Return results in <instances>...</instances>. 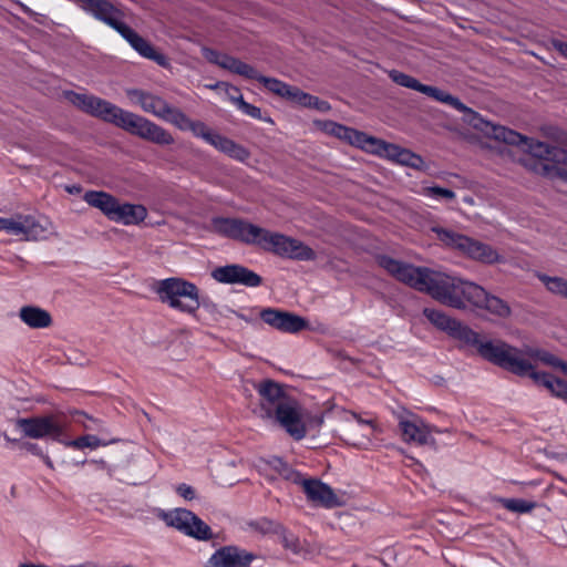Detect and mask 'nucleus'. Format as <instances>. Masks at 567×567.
<instances>
[{
    "instance_id": "nucleus-1",
    "label": "nucleus",
    "mask_w": 567,
    "mask_h": 567,
    "mask_svg": "<svg viewBox=\"0 0 567 567\" xmlns=\"http://www.w3.org/2000/svg\"><path fill=\"white\" fill-rule=\"evenodd\" d=\"M378 261L383 269L398 280L419 291L429 293L433 299L445 306L464 309L470 305L499 318H506L511 313V308L504 300L489 295L475 282L429 268L403 264L388 256L379 257Z\"/></svg>"
},
{
    "instance_id": "nucleus-2",
    "label": "nucleus",
    "mask_w": 567,
    "mask_h": 567,
    "mask_svg": "<svg viewBox=\"0 0 567 567\" xmlns=\"http://www.w3.org/2000/svg\"><path fill=\"white\" fill-rule=\"evenodd\" d=\"M126 94L144 112L174 125L181 131L192 132L194 136L204 140L233 159L241 163L248 161L250 153L246 147L209 128L204 122L189 118L182 110L171 105L163 97L138 89H128Z\"/></svg>"
},
{
    "instance_id": "nucleus-3",
    "label": "nucleus",
    "mask_w": 567,
    "mask_h": 567,
    "mask_svg": "<svg viewBox=\"0 0 567 567\" xmlns=\"http://www.w3.org/2000/svg\"><path fill=\"white\" fill-rule=\"evenodd\" d=\"M212 225L219 235L256 245L282 258L310 261L317 257L315 250L300 240L269 231L244 219L216 217L213 218Z\"/></svg>"
},
{
    "instance_id": "nucleus-4",
    "label": "nucleus",
    "mask_w": 567,
    "mask_h": 567,
    "mask_svg": "<svg viewBox=\"0 0 567 567\" xmlns=\"http://www.w3.org/2000/svg\"><path fill=\"white\" fill-rule=\"evenodd\" d=\"M69 101L81 111L111 123L130 134L157 145H171L173 135L148 118L123 110L117 105L92 94L66 92Z\"/></svg>"
},
{
    "instance_id": "nucleus-5",
    "label": "nucleus",
    "mask_w": 567,
    "mask_h": 567,
    "mask_svg": "<svg viewBox=\"0 0 567 567\" xmlns=\"http://www.w3.org/2000/svg\"><path fill=\"white\" fill-rule=\"evenodd\" d=\"M488 136L504 142L508 145L523 146L524 151L539 159L535 169L542 175L555 179L559 178L567 183V169L559 167V164L567 166V133L551 130L548 134L560 146H550L544 142L528 138L505 126L494 125L489 122L483 130Z\"/></svg>"
},
{
    "instance_id": "nucleus-6",
    "label": "nucleus",
    "mask_w": 567,
    "mask_h": 567,
    "mask_svg": "<svg viewBox=\"0 0 567 567\" xmlns=\"http://www.w3.org/2000/svg\"><path fill=\"white\" fill-rule=\"evenodd\" d=\"M484 355L489 358L492 363L520 378L529 377L532 379L533 373H545L536 370L538 363L559 369L567 375V362L540 348H516L508 343L486 344Z\"/></svg>"
},
{
    "instance_id": "nucleus-7",
    "label": "nucleus",
    "mask_w": 567,
    "mask_h": 567,
    "mask_svg": "<svg viewBox=\"0 0 567 567\" xmlns=\"http://www.w3.org/2000/svg\"><path fill=\"white\" fill-rule=\"evenodd\" d=\"M152 290L161 302L179 312L195 315L200 308L198 287L181 277L157 280Z\"/></svg>"
},
{
    "instance_id": "nucleus-8",
    "label": "nucleus",
    "mask_w": 567,
    "mask_h": 567,
    "mask_svg": "<svg viewBox=\"0 0 567 567\" xmlns=\"http://www.w3.org/2000/svg\"><path fill=\"white\" fill-rule=\"evenodd\" d=\"M83 199L91 207L101 210L110 220L125 226L138 225L147 217L144 205L120 203L116 197L106 192L87 190Z\"/></svg>"
},
{
    "instance_id": "nucleus-9",
    "label": "nucleus",
    "mask_w": 567,
    "mask_h": 567,
    "mask_svg": "<svg viewBox=\"0 0 567 567\" xmlns=\"http://www.w3.org/2000/svg\"><path fill=\"white\" fill-rule=\"evenodd\" d=\"M389 76L394 83H396L400 86L421 92L432 97L433 100L447 104L453 109L457 110L458 112L463 113L464 121L467 122L473 127L483 131L484 127L486 126L487 122L484 121L483 117L477 112L466 106L463 102L460 101V99L453 96L446 91H443L435 86L422 84L415 78L398 70H391L389 72Z\"/></svg>"
},
{
    "instance_id": "nucleus-10",
    "label": "nucleus",
    "mask_w": 567,
    "mask_h": 567,
    "mask_svg": "<svg viewBox=\"0 0 567 567\" xmlns=\"http://www.w3.org/2000/svg\"><path fill=\"white\" fill-rule=\"evenodd\" d=\"M432 230L436 234L437 238L443 244L449 247L458 249L463 255L472 260L484 265L505 262L504 256H502L497 249L486 243L442 227H433Z\"/></svg>"
},
{
    "instance_id": "nucleus-11",
    "label": "nucleus",
    "mask_w": 567,
    "mask_h": 567,
    "mask_svg": "<svg viewBox=\"0 0 567 567\" xmlns=\"http://www.w3.org/2000/svg\"><path fill=\"white\" fill-rule=\"evenodd\" d=\"M157 517L168 527L175 528L179 533L197 540L206 542L214 537L212 528L202 518L186 508L162 509Z\"/></svg>"
},
{
    "instance_id": "nucleus-12",
    "label": "nucleus",
    "mask_w": 567,
    "mask_h": 567,
    "mask_svg": "<svg viewBox=\"0 0 567 567\" xmlns=\"http://www.w3.org/2000/svg\"><path fill=\"white\" fill-rule=\"evenodd\" d=\"M16 425L27 437L34 440L50 437L59 443L66 430V425L55 414L20 417L16 421Z\"/></svg>"
},
{
    "instance_id": "nucleus-13",
    "label": "nucleus",
    "mask_w": 567,
    "mask_h": 567,
    "mask_svg": "<svg viewBox=\"0 0 567 567\" xmlns=\"http://www.w3.org/2000/svg\"><path fill=\"white\" fill-rule=\"evenodd\" d=\"M395 417L402 440L406 443L426 445L434 442L432 432L441 433L435 426L427 424L420 415L411 411H399L395 413Z\"/></svg>"
},
{
    "instance_id": "nucleus-14",
    "label": "nucleus",
    "mask_w": 567,
    "mask_h": 567,
    "mask_svg": "<svg viewBox=\"0 0 567 567\" xmlns=\"http://www.w3.org/2000/svg\"><path fill=\"white\" fill-rule=\"evenodd\" d=\"M255 389L259 395V406L256 412L259 417L266 421L271 419L291 399L279 383L269 379L257 383Z\"/></svg>"
},
{
    "instance_id": "nucleus-15",
    "label": "nucleus",
    "mask_w": 567,
    "mask_h": 567,
    "mask_svg": "<svg viewBox=\"0 0 567 567\" xmlns=\"http://www.w3.org/2000/svg\"><path fill=\"white\" fill-rule=\"evenodd\" d=\"M268 421L277 422L295 440L300 441L307 434L302 421L301 406L295 399H289Z\"/></svg>"
},
{
    "instance_id": "nucleus-16",
    "label": "nucleus",
    "mask_w": 567,
    "mask_h": 567,
    "mask_svg": "<svg viewBox=\"0 0 567 567\" xmlns=\"http://www.w3.org/2000/svg\"><path fill=\"white\" fill-rule=\"evenodd\" d=\"M258 555L236 545H227L216 549L205 567H250Z\"/></svg>"
},
{
    "instance_id": "nucleus-17",
    "label": "nucleus",
    "mask_w": 567,
    "mask_h": 567,
    "mask_svg": "<svg viewBox=\"0 0 567 567\" xmlns=\"http://www.w3.org/2000/svg\"><path fill=\"white\" fill-rule=\"evenodd\" d=\"M367 152L413 168H420L424 164L422 157L413 152L373 136Z\"/></svg>"
},
{
    "instance_id": "nucleus-18",
    "label": "nucleus",
    "mask_w": 567,
    "mask_h": 567,
    "mask_svg": "<svg viewBox=\"0 0 567 567\" xmlns=\"http://www.w3.org/2000/svg\"><path fill=\"white\" fill-rule=\"evenodd\" d=\"M212 277L217 282L225 285H241L246 287H258L261 285V277L245 266L231 264L217 267L212 271Z\"/></svg>"
},
{
    "instance_id": "nucleus-19",
    "label": "nucleus",
    "mask_w": 567,
    "mask_h": 567,
    "mask_svg": "<svg viewBox=\"0 0 567 567\" xmlns=\"http://www.w3.org/2000/svg\"><path fill=\"white\" fill-rule=\"evenodd\" d=\"M260 318L268 326L288 333H297L308 327L305 318L274 308L261 310Z\"/></svg>"
},
{
    "instance_id": "nucleus-20",
    "label": "nucleus",
    "mask_w": 567,
    "mask_h": 567,
    "mask_svg": "<svg viewBox=\"0 0 567 567\" xmlns=\"http://www.w3.org/2000/svg\"><path fill=\"white\" fill-rule=\"evenodd\" d=\"M18 228L16 236H23L29 241L45 240L54 233L49 218L32 215H18Z\"/></svg>"
},
{
    "instance_id": "nucleus-21",
    "label": "nucleus",
    "mask_w": 567,
    "mask_h": 567,
    "mask_svg": "<svg viewBox=\"0 0 567 567\" xmlns=\"http://www.w3.org/2000/svg\"><path fill=\"white\" fill-rule=\"evenodd\" d=\"M300 486L307 499L316 505L332 508L340 505L339 498L333 489L317 478H303Z\"/></svg>"
},
{
    "instance_id": "nucleus-22",
    "label": "nucleus",
    "mask_w": 567,
    "mask_h": 567,
    "mask_svg": "<svg viewBox=\"0 0 567 567\" xmlns=\"http://www.w3.org/2000/svg\"><path fill=\"white\" fill-rule=\"evenodd\" d=\"M203 55L210 63L217 64L220 68L228 70L241 76H255V68L225 53L216 50L204 48Z\"/></svg>"
},
{
    "instance_id": "nucleus-23",
    "label": "nucleus",
    "mask_w": 567,
    "mask_h": 567,
    "mask_svg": "<svg viewBox=\"0 0 567 567\" xmlns=\"http://www.w3.org/2000/svg\"><path fill=\"white\" fill-rule=\"evenodd\" d=\"M323 130L327 133L340 140L347 141L349 144L357 146L365 152L372 138V136H369L363 132L357 131L354 128L341 125L332 121L326 122L323 125Z\"/></svg>"
},
{
    "instance_id": "nucleus-24",
    "label": "nucleus",
    "mask_w": 567,
    "mask_h": 567,
    "mask_svg": "<svg viewBox=\"0 0 567 567\" xmlns=\"http://www.w3.org/2000/svg\"><path fill=\"white\" fill-rule=\"evenodd\" d=\"M449 336H451L454 339L460 340L465 346L475 347L477 349L478 354L483 359H485L489 362H492V360L489 358H487L486 355H484V347L486 344H493V346L507 344L506 342L499 341V340L483 341V340H481L480 334L477 332L473 331L470 327L462 324L460 321L456 322V324L454 326L453 330L450 332Z\"/></svg>"
},
{
    "instance_id": "nucleus-25",
    "label": "nucleus",
    "mask_w": 567,
    "mask_h": 567,
    "mask_svg": "<svg viewBox=\"0 0 567 567\" xmlns=\"http://www.w3.org/2000/svg\"><path fill=\"white\" fill-rule=\"evenodd\" d=\"M246 79L257 80L260 82L269 92L295 103L299 93V87L289 85L278 79L268 78L261 75L255 69V76H245Z\"/></svg>"
},
{
    "instance_id": "nucleus-26",
    "label": "nucleus",
    "mask_w": 567,
    "mask_h": 567,
    "mask_svg": "<svg viewBox=\"0 0 567 567\" xmlns=\"http://www.w3.org/2000/svg\"><path fill=\"white\" fill-rule=\"evenodd\" d=\"M20 320L31 329H44L52 324L51 313L38 306H23L19 310Z\"/></svg>"
},
{
    "instance_id": "nucleus-27",
    "label": "nucleus",
    "mask_w": 567,
    "mask_h": 567,
    "mask_svg": "<svg viewBox=\"0 0 567 567\" xmlns=\"http://www.w3.org/2000/svg\"><path fill=\"white\" fill-rule=\"evenodd\" d=\"M532 380L539 385L545 386L551 395L567 401V382L555 378L550 373H533Z\"/></svg>"
},
{
    "instance_id": "nucleus-28",
    "label": "nucleus",
    "mask_w": 567,
    "mask_h": 567,
    "mask_svg": "<svg viewBox=\"0 0 567 567\" xmlns=\"http://www.w3.org/2000/svg\"><path fill=\"white\" fill-rule=\"evenodd\" d=\"M117 442H120L118 439H100L99 436L91 434L82 435L74 440H64L63 437L61 440V444L74 450H83L86 447L95 450L100 446H107Z\"/></svg>"
},
{
    "instance_id": "nucleus-29",
    "label": "nucleus",
    "mask_w": 567,
    "mask_h": 567,
    "mask_svg": "<svg viewBox=\"0 0 567 567\" xmlns=\"http://www.w3.org/2000/svg\"><path fill=\"white\" fill-rule=\"evenodd\" d=\"M423 315L434 327L446 332L447 334H450V332L453 330L454 326L457 322L456 319L451 318L443 311L431 308H424Z\"/></svg>"
},
{
    "instance_id": "nucleus-30",
    "label": "nucleus",
    "mask_w": 567,
    "mask_h": 567,
    "mask_svg": "<svg viewBox=\"0 0 567 567\" xmlns=\"http://www.w3.org/2000/svg\"><path fill=\"white\" fill-rule=\"evenodd\" d=\"M495 502L505 509L516 514H528L537 507V503L524 498L496 497Z\"/></svg>"
},
{
    "instance_id": "nucleus-31",
    "label": "nucleus",
    "mask_w": 567,
    "mask_h": 567,
    "mask_svg": "<svg viewBox=\"0 0 567 567\" xmlns=\"http://www.w3.org/2000/svg\"><path fill=\"white\" fill-rule=\"evenodd\" d=\"M352 417L357 420L359 426L369 427V432L363 433L360 439L349 440V443L359 449H369L372 445V437L377 431V425L372 420H363L357 413H351Z\"/></svg>"
},
{
    "instance_id": "nucleus-32",
    "label": "nucleus",
    "mask_w": 567,
    "mask_h": 567,
    "mask_svg": "<svg viewBox=\"0 0 567 567\" xmlns=\"http://www.w3.org/2000/svg\"><path fill=\"white\" fill-rule=\"evenodd\" d=\"M271 465L282 478L296 485H300L305 478L299 471L292 468L288 463L279 457L274 458L271 461Z\"/></svg>"
},
{
    "instance_id": "nucleus-33",
    "label": "nucleus",
    "mask_w": 567,
    "mask_h": 567,
    "mask_svg": "<svg viewBox=\"0 0 567 567\" xmlns=\"http://www.w3.org/2000/svg\"><path fill=\"white\" fill-rule=\"evenodd\" d=\"M537 278L545 285L546 289L554 295L567 299V280L561 277H550L548 275L538 272Z\"/></svg>"
},
{
    "instance_id": "nucleus-34",
    "label": "nucleus",
    "mask_w": 567,
    "mask_h": 567,
    "mask_svg": "<svg viewBox=\"0 0 567 567\" xmlns=\"http://www.w3.org/2000/svg\"><path fill=\"white\" fill-rule=\"evenodd\" d=\"M247 525L251 530L264 536H275L276 532H280V524L266 517L250 520Z\"/></svg>"
},
{
    "instance_id": "nucleus-35",
    "label": "nucleus",
    "mask_w": 567,
    "mask_h": 567,
    "mask_svg": "<svg viewBox=\"0 0 567 567\" xmlns=\"http://www.w3.org/2000/svg\"><path fill=\"white\" fill-rule=\"evenodd\" d=\"M295 104L315 109L320 112H327L331 109L330 104L327 101L320 100L319 97L308 94L301 90H299Z\"/></svg>"
},
{
    "instance_id": "nucleus-36",
    "label": "nucleus",
    "mask_w": 567,
    "mask_h": 567,
    "mask_svg": "<svg viewBox=\"0 0 567 567\" xmlns=\"http://www.w3.org/2000/svg\"><path fill=\"white\" fill-rule=\"evenodd\" d=\"M233 103L244 114H246L252 118L260 120V121L268 122V123L272 122L270 117H262L261 110L259 107L246 102L243 97V94H238L237 97H234Z\"/></svg>"
},
{
    "instance_id": "nucleus-37",
    "label": "nucleus",
    "mask_w": 567,
    "mask_h": 567,
    "mask_svg": "<svg viewBox=\"0 0 567 567\" xmlns=\"http://www.w3.org/2000/svg\"><path fill=\"white\" fill-rule=\"evenodd\" d=\"M76 415L82 416L84 420H78L79 423L82 424V426L87 431H97L105 436L110 434V430L107 426L104 425V422L99 419H94L92 416H89L84 412H75Z\"/></svg>"
},
{
    "instance_id": "nucleus-38",
    "label": "nucleus",
    "mask_w": 567,
    "mask_h": 567,
    "mask_svg": "<svg viewBox=\"0 0 567 567\" xmlns=\"http://www.w3.org/2000/svg\"><path fill=\"white\" fill-rule=\"evenodd\" d=\"M422 194L425 197H429V198H432L435 200H441V199L452 200L456 197V195L453 190H451L449 188H443L441 186L425 187V188H423Z\"/></svg>"
},
{
    "instance_id": "nucleus-39",
    "label": "nucleus",
    "mask_w": 567,
    "mask_h": 567,
    "mask_svg": "<svg viewBox=\"0 0 567 567\" xmlns=\"http://www.w3.org/2000/svg\"><path fill=\"white\" fill-rule=\"evenodd\" d=\"M279 543L293 553L299 550V539L291 533H288L282 525H280V532H276Z\"/></svg>"
},
{
    "instance_id": "nucleus-40",
    "label": "nucleus",
    "mask_w": 567,
    "mask_h": 567,
    "mask_svg": "<svg viewBox=\"0 0 567 567\" xmlns=\"http://www.w3.org/2000/svg\"><path fill=\"white\" fill-rule=\"evenodd\" d=\"M4 230L10 235H17L18 228V216L13 218H0V231Z\"/></svg>"
},
{
    "instance_id": "nucleus-41",
    "label": "nucleus",
    "mask_w": 567,
    "mask_h": 567,
    "mask_svg": "<svg viewBox=\"0 0 567 567\" xmlns=\"http://www.w3.org/2000/svg\"><path fill=\"white\" fill-rule=\"evenodd\" d=\"M176 493L187 501H192L196 497L195 489L185 483L176 486Z\"/></svg>"
},
{
    "instance_id": "nucleus-42",
    "label": "nucleus",
    "mask_w": 567,
    "mask_h": 567,
    "mask_svg": "<svg viewBox=\"0 0 567 567\" xmlns=\"http://www.w3.org/2000/svg\"><path fill=\"white\" fill-rule=\"evenodd\" d=\"M22 447L24 450H27L28 452L32 453L33 455H37V456H40V457H42L43 454H44L42 449L38 444H35V443L24 442L22 444Z\"/></svg>"
},
{
    "instance_id": "nucleus-43",
    "label": "nucleus",
    "mask_w": 567,
    "mask_h": 567,
    "mask_svg": "<svg viewBox=\"0 0 567 567\" xmlns=\"http://www.w3.org/2000/svg\"><path fill=\"white\" fill-rule=\"evenodd\" d=\"M554 49L559 52L561 56L567 59V43L560 40H553L551 42Z\"/></svg>"
},
{
    "instance_id": "nucleus-44",
    "label": "nucleus",
    "mask_w": 567,
    "mask_h": 567,
    "mask_svg": "<svg viewBox=\"0 0 567 567\" xmlns=\"http://www.w3.org/2000/svg\"><path fill=\"white\" fill-rule=\"evenodd\" d=\"M18 567H49V566L37 565V564H32V563H23V564H20Z\"/></svg>"
},
{
    "instance_id": "nucleus-45",
    "label": "nucleus",
    "mask_w": 567,
    "mask_h": 567,
    "mask_svg": "<svg viewBox=\"0 0 567 567\" xmlns=\"http://www.w3.org/2000/svg\"><path fill=\"white\" fill-rule=\"evenodd\" d=\"M230 90L234 92V93H229V99L233 102V99L237 97L238 94H241V93L239 92V90L237 87H231Z\"/></svg>"
},
{
    "instance_id": "nucleus-46",
    "label": "nucleus",
    "mask_w": 567,
    "mask_h": 567,
    "mask_svg": "<svg viewBox=\"0 0 567 567\" xmlns=\"http://www.w3.org/2000/svg\"><path fill=\"white\" fill-rule=\"evenodd\" d=\"M66 190L71 194L73 193H79L81 190L80 186H71V187H68Z\"/></svg>"
},
{
    "instance_id": "nucleus-47",
    "label": "nucleus",
    "mask_w": 567,
    "mask_h": 567,
    "mask_svg": "<svg viewBox=\"0 0 567 567\" xmlns=\"http://www.w3.org/2000/svg\"><path fill=\"white\" fill-rule=\"evenodd\" d=\"M42 458L44 460L48 466L52 467V461L48 455L43 454Z\"/></svg>"
},
{
    "instance_id": "nucleus-48",
    "label": "nucleus",
    "mask_w": 567,
    "mask_h": 567,
    "mask_svg": "<svg viewBox=\"0 0 567 567\" xmlns=\"http://www.w3.org/2000/svg\"><path fill=\"white\" fill-rule=\"evenodd\" d=\"M4 440H6L7 442H12V443H13V442H17V440L11 439V437H9L8 435H4Z\"/></svg>"
},
{
    "instance_id": "nucleus-49",
    "label": "nucleus",
    "mask_w": 567,
    "mask_h": 567,
    "mask_svg": "<svg viewBox=\"0 0 567 567\" xmlns=\"http://www.w3.org/2000/svg\"><path fill=\"white\" fill-rule=\"evenodd\" d=\"M97 463H99V464H101V465H103V466L106 464L104 460H101V461H99Z\"/></svg>"
}]
</instances>
